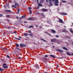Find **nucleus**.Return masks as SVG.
I'll use <instances>...</instances> for the list:
<instances>
[{
  "mask_svg": "<svg viewBox=\"0 0 73 73\" xmlns=\"http://www.w3.org/2000/svg\"><path fill=\"white\" fill-rule=\"evenodd\" d=\"M52 1H55V3H59L58 2V0H46V3H49V5H50V6H52L53 5V4L52 3Z\"/></svg>",
  "mask_w": 73,
  "mask_h": 73,
  "instance_id": "f257e3e1",
  "label": "nucleus"
},
{
  "mask_svg": "<svg viewBox=\"0 0 73 73\" xmlns=\"http://www.w3.org/2000/svg\"><path fill=\"white\" fill-rule=\"evenodd\" d=\"M18 5H19L18 4V3H15V5H12L11 6V7H14V8H16V6H17V7L18 6Z\"/></svg>",
  "mask_w": 73,
  "mask_h": 73,
  "instance_id": "f03ea898",
  "label": "nucleus"
},
{
  "mask_svg": "<svg viewBox=\"0 0 73 73\" xmlns=\"http://www.w3.org/2000/svg\"><path fill=\"white\" fill-rule=\"evenodd\" d=\"M56 50L58 51V52H60V53H62L63 52V50H61L59 49H56Z\"/></svg>",
  "mask_w": 73,
  "mask_h": 73,
  "instance_id": "7ed1b4c3",
  "label": "nucleus"
},
{
  "mask_svg": "<svg viewBox=\"0 0 73 73\" xmlns=\"http://www.w3.org/2000/svg\"><path fill=\"white\" fill-rule=\"evenodd\" d=\"M20 45L21 47H25L26 46L25 44H20Z\"/></svg>",
  "mask_w": 73,
  "mask_h": 73,
  "instance_id": "20e7f679",
  "label": "nucleus"
},
{
  "mask_svg": "<svg viewBox=\"0 0 73 73\" xmlns=\"http://www.w3.org/2000/svg\"><path fill=\"white\" fill-rule=\"evenodd\" d=\"M5 11L6 12H7L8 13H11V11L9 10H5Z\"/></svg>",
  "mask_w": 73,
  "mask_h": 73,
  "instance_id": "39448f33",
  "label": "nucleus"
},
{
  "mask_svg": "<svg viewBox=\"0 0 73 73\" xmlns=\"http://www.w3.org/2000/svg\"><path fill=\"white\" fill-rule=\"evenodd\" d=\"M51 41L52 42H57V40L55 39L51 40Z\"/></svg>",
  "mask_w": 73,
  "mask_h": 73,
  "instance_id": "423d86ee",
  "label": "nucleus"
},
{
  "mask_svg": "<svg viewBox=\"0 0 73 73\" xmlns=\"http://www.w3.org/2000/svg\"><path fill=\"white\" fill-rule=\"evenodd\" d=\"M59 23H63V21H62V20L60 19H59Z\"/></svg>",
  "mask_w": 73,
  "mask_h": 73,
  "instance_id": "0eeeda50",
  "label": "nucleus"
},
{
  "mask_svg": "<svg viewBox=\"0 0 73 73\" xmlns=\"http://www.w3.org/2000/svg\"><path fill=\"white\" fill-rule=\"evenodd\" d=\"M28 20H34V19L33 18H28Z\"/></svg>",
  "mask_w": 73,
  "mask_h": 73,
  "instance_id": "6e6552de",
  "label": "nucleus"
},
{
  "mask_svg": "<svg viewBox=\"0 0 73 73\" xmlns=\"http://www.w3.org/2000/svg\"><path fill=\"white\" fill-rule=\"evenodd\" d=\"M42 11L43 12H46L47 11V9H42Z\"/></svg>",
  "mask_w": 73,
  "mask_h": 73,
  "instance_id": "1a4fd4ad",
  "label": "nucleus"
},
{
  "mask_svg": "<svg viewBox=\"0 0 73 73\" xmlns=\"http://www.w3.org/2000/svg\"><path fill=\"white\" fill-rule=\"evenodd\" d=\"M51 31L53 33H56V31L52 29L51 30Z\"/></svg>",
  "mask_w": 73,
  "mask_h": 73,
  "instance_id": "9d476101",
  "label": "nucleus"
},
{
  "mask_svg": "<svg viewBox=\"0 0 73 73\" xmlns=\"http://www.w3.org/2000/svg\"><path fill=\"white\" fill-rule=\"evenodd\" d=\"M20 11V9H17V13H18V14H19V13Z\"/></svg>",
  "mask_w": 73,
  "mask_h": 73,
  "instance_id": "9b49d317",
  "label": "nucleus"
},
{
  "mask_svg": "<svg viewBox=\"0 0 73 73\" xmlns=\"http://www.w3.org/2000/svg\"><path fill=\"white\" fill-rule=\"evenodd\" d=\"M62 31L63 32H68L67 31H66V29H64Z\"/></svg>",
  "mask_w": 73,
  "mask_h": 73,
  "instance_id": "f8f14e48",
  "label": "nucleus"
},
{
  "mask_svg": "<svg viewBox=\"0 0 73 73\" xmlns=\"http://www.w3.org/2000/svg\"><path fill=\"white\" fill-rule=\"evenodd\" d=\"M3 68L5 69H8V66H3Z\"/></svg>",
  "mask_w": 73,
  "mask_h": 73,
  "instance_id": "ddd939ff",
  "label": "nucleus"
},
{
  "mask_svg": "<svg viewBox=\"0 0 73 73\" xmlns=\"http://www.w3.org/2000/svg\"><path fill=\"white\" fill-rule=\"evenodd\" d=\"M41 40H42L43 41H44V42H48V41H46V40H44V39H41Z\"/></svg>",
  "mask_w": 73,
  "mask_h": 73,
  "instance_id": "4468645a",
  "label": "nucleus"
},
{
  "mask_svg": "<svg viewBox=\"0 0 73 73\" xmlns=\"http://www.w3.org/2000/svg\"><path fill=\"white\" fill-rule=\"evenodd\" d=\"M61 1L64 3H66L67 2L66 1L61 0Z\"/></svg>",
  "mask_w": 73,
  "mask_h": 73,
  "instance_id": "2eb2a0df",
  "label": "nucleus"
},
{
  "mask_svg": "<svg viewBox=\"0 0 73 73\" xmlns=\"http://www.w3.org/2000/svg\"><path fill=\"white\" fill-rule=\"evenodd\" d=\"M50 56L51 57H53V58H55V56H54V55H50Z\"/></svg>",
  "mask_w": 73,
  "mask_h": 73,
  "instance_id": "dca6fc26",
  "label": "nucleus"
},
{
  "mask_svg": "<svg viewBox=\"0 0 73 73\" xmlns=\"http://www.w3.org/2000/svg\"><path fill=\"white\" fill-rule=\"evenodd\" d=\"M44 33H46V34H47V35H49V36H50L51 35L50 34H49V33H47L46 32H45Z\"/></svg>",
  "mask_w": 73,
  "mask_h": 73,
  "instance_id": "f3484780",
  "label": "nucleus"
},
{
  "mask_svg": "<svg viewBox=\"0 0 73 73\" xmlns=\"http://www.w3.org/2000/svg\"><path fill=\"white\" fill-rule=\"evenodd\" d=\"M55 5L56 6H58V3H55Z\"/></svg>",
  "mask_w": 73,
  "mask_h": 73,
  "instance_id": "a211bd4d",
  "label": "nucleus"
},
{
  "mask_svg": "<svg viewBox=\"0 0 73 73\" xmlns=\"http://www.w3.org/2000/svg\"><path fill=\"white\" fill-rule=\"evenodd\" d=\"M38 5L39 6H42V5L40 3H38Z\"/></svg>",
  "mask_w": 73,
  "mask_h": 73,
  "instance_id": "6ab92c4d",
  "label": "nucleus"
},
{
  "mask_svg": "<svg viewBox=\"0 0 73 73\" xmlns=\"http://www.w3.org/2000/svg\"><path fill=\"white\" fill-rule=\"evenodd\" d=\"M61 15H66V13H61Z\"/></svg>",
  "mask_w": 73,
  "mask_h": 73,
  "instance_id": "aec40b11",
  "label": "nucleus"
},
{
  "mask_svg": "<svg viewBox=\"0 0 73 73\" xmlns=\"http://www.w3.org/2000/svg\"><path fill=\"white\" fill-rule=\"evenodd\" d=\"M63 49H64V50H67V48H66V47H64L63 48Z\"/></svg>",
  "mask_w": 73,
  "mask_h": 73,
  "instance_id": "412c9836",
  "label": "nucleus"
},
{
  "mask_svg": "<svg viewBox=\"0 0 73 73\" xmlns=\"http://www.w3.org/2000/svg\"><path fill=\"white\" fill-rule=\"evenodd\" d=\"M16 45L17 47H19V44H18L16 43Z\"/></svg>",
  "mask_w": 73,
  "mask_h": 73,
  "instance_id": "4be33fe9",
  "label": "nucleus"
},
{
  "mask_svg": "<svg viewBox=\"0 0 73 73\" xmlns=\"http://www.w3.org/2000/svg\"><path fill=\"white\" fill-rule=\"evenodd\" d=\"M67 54L68 55H69V56H71V54H70L69 52H67Z\"/></svg>",
  "mask_w": 73,
  "mask_h": 73,
  "instance_id": "5701e85b",
  "label": "nucleus"
},
{
  "mask_svg": "<svg viewBox=\"0 0 73 73\" xmlns=\"http://www.w3.org/2000/svg\"><path fill=\"white\" fill-rule=\"evenodd\" d=\"M34 27H33V26L31 25V26H30L29 27V28H34Z\"/></svg>",
  "mask_w": 73,
  "mask_h": 73,
  "instance_id": "b1692460",
  "label": "nucleus"
},
{
  "mask_svg": "<svg viewBox=\"0 0 73 73\" xmlns=\"http://www.w3.org/2000/svg\"><path fill=\"white\" fill-rule=\"evenodd\" d=\"M16 49L17 50H20V48H19L17 47H16Z\"/></svg>",
  "mask_w": 73,
  "mask_h": 73,
  "instance_id": "393cba45",
  "label": "nucleus"
},
{
  "mask_svg": "<svg viewBox=\"0 0 73 73\" xmlns=\"http://www.w3.org/2000/svg\"><path fill=\"white\" fill-rule=\"evenodd\" d=\"M33 34L32 33L30 34V36H33Z\"/></svg>",
  "mask_w": 73,
  "mask_h": 73,
  "instance_id": "a878e982",
  "label": "nucleus"
},
{
  "mask_svg": "<svg viewBox=\"0 0 73 73\" xmlns=\"http://www.w3.org/2000/svg\"><path fill=\"white\" fill-rule=\"evenodd\" d=\"M24 16H22L20 18V19L21 20V19H23L24 18Z\"/></svg>",
  "mask_w": 73,
  "mask_h": 73,
  "instance_id": "bb28decb",
  "label": "nucleus"
},
{
  "mask_svg": "<svg viewBox=\"0 0 73 73\" xmlns=\"http://www.w3.org/2000/svg\"><path fill=\"white\" fill-rule=\"evenodd\" d=\"M6 17H10V15H6Z\"/></svg>",
  "mask_w": 73,
  "mask_h": 73,
  "instance_id": "cd10ccee",
  "label": "nucleus"
},
{
  "mask_svg": "<svg viewBox=\"0 0 73 73\" xmlns=\"http://www.w3.org/2000/svg\"><path fill=\"white\" fill-rule=\"evenodd\" d=\"M8 5L7 6V8H9V3H8Z\"/></svg>",
  "mask_w": 73,
  "mask_h": 73,
  "instance_id": "c85d7f7f",
  "label": "nucleus"
},
{
  "mask_svg": "<svg viewBox=\"0 0 73 73\" xmlns=\"http://www.w3.org/2000/svg\"><path fill=\"white\" fill-rule=\"evenodd\" d=\"M6 56L7 57V58H10V56L8 55H7Z\"/></svg>",
  "mask_w": 73,
  "mask_h": 73,
  "instance_id": "c756f323",
  "label": "nucleus"
},
{
  "mask_svg": "<svg viewBox=\"0 0 73 73\" xmlns=\"http://www.w3.org/2000/svg\"><path fill=\"white\" fill-rule=\"evenodd\" d=\"M28 33H31V31L30 30L28 31Z\"/></svg>",
  "mask_w": 73,
  "mask_h": 73,
  "instance_id": "7c9ffc66",
  "label": "nucleus"
},
{
  "mask_svg": "<svg viewBox=\"0 0 73 73\" xmlns=\"http://www.w3.org/2000/svg\"><path fill=\"white\" fill-rule=\"evenodd\" d=\"M15 38V39H17V40H20V38Z\"/></svg>",
  "mask_w": 73,
  "mask_h": 73,
  "instance_id": "2f4dec72",
  "label": "nucleus"
},
{
  "mask_svg": "<svg viewBox=\"0 0 73 73\" xmlns=\"http://www.w3.org/2000/svg\"><path fill=\"white\" fill-rule=\"evenodd\" d=\"M7 65V64H6V63H5V64H4L3 65V66H5V65Z\"/></svg>",
  "mask_w": 73,
  "mask_h": 73,
  "instance_id": "473e14b6",
  "label": "nucleus"
},
{
  "mask_svg": "<svg viewBox=\"0 0 73 73\" xmlns=\"http://www.w3.org/2000/svg\"><path fill=\"white\" fill-rule=\"evenodd\" d=\"M24 36H28V34L27 33L25 34H24Z\"/></svg>",
  "mask_w": 73,
  "mask_h": 73,
  "instance_id": "72a5a7b5",
  "label": "nucleus"
},
{
  "mask_svg": "<svg viewBox=\"0 0 73 73\" xmlns=\"http://www.w3.org/2000/svg\"><path fill=\"white\" fill-rule=\"evenodd\" d=\"M43 59H44V60L46 61V58H43Z\"/></svg>",
  "mask_w": 73,
  "mask_h": 73,
  "instance_id": "f704fd0d",
  "label": "nucleus"
},
{
  "mask_svg": "<svg viewBox=\"0 0 73 73\" xmlns=\"http://www.w3.org/2000/svg\"><path fill=\"white\" fill-rule=\"evenodd\" d=\"M30 12L31 14H32V10H30Z\"/></svg>",
  "mask_w": 73,
  "mask_h": 73,
  "instance_id": "c9c22d12",
  "label": "nucleus"
},
{
  "mask_svg": "<svg viewBox=\"0 0 73 73\" xmlns=\"http://www.w3.org/2000/svg\"><path fill=\"white\" fill-rule=\"evenodd\" d=\"M28 9L29 10H31V9H32V8L31 7H29L28 8Z\"/></svg>",
  "mask_w": 73,
  "mask_h": 73,
  "instance_id": "e433bc0d",
  "label": "nucleus"
},
{
  "mask_svg": "<svg viewBox=\"0 0 73 73\" xmlns=\"http://www.w3.org/2000/svg\"><path fill=\"white\" fill-rule=\"evenodd\" d=\"M0 17H3V15L0 14Z\"/></svg>",
  "mask_w": 73,
  "mask_h": 73,
  "instance_id": "4c0bfd02",
  "label": "nucleus"
},
{
  "mask_svg": "<svg viewBox=\"0 0 73 73\" xmlns=\"http://www.w3.org/2000/svg\"><path fill=\"white\" fill-rule=\"evenodd\" d=\"M56 37H57V38H58V37H59V36H58V35H56Z\"/></svg>",
  "mask_w": 73,
  "mask_h": 73,
  "instance_id": "58836bf2",
  "label": "nucleus"
},
{
  "mask_svg": "<svg viewBox=\"0 0 73 73\" xmlns=\"http://www.w3.org/2000/svg\"><path fill=\"white\" fill-rule=\"evenodd\" d=\"M41 15L42 16H45V15H44V14L42 13L41 14Z\"/></svg>",
  "mask_w": 73,
  "mask_h": 73,
  "instance_id": "ea45409f",
  "label": "nucleus"
},
{
  "mask_svg": "<svg viewBox=\"0 0 73 73\" xmlns=\"http://www.w3.org/2000/svg\"><path fill=\"white\" fill-rule=\"evenodd\" d=\"M70 32H71V33H73V31L72 30H70Z\"/></svg>",
  "mask_w": 73,
  "mask_h": 73,
  "instance_id": "a19ab883",
  "label": "nucleus"
},
{
  "mask_svg": "<svg viewBox=\"0 0 73 73\" xmlns=\"http://www.w3.org/2000/svg\"><path fill=\"white\" fill-rule=\"evenodd\" d=\"M6 51H8V49H5Z\"/></svg>",
  "mask_w": 73,
  "mask_h": 73,
  "instance_id": "79ce46f5",
  "label": "nucleus"
},
{
  "mask_svg": "<svg viewBox=\"0 0 73 73\" xmlns=\"http://www.w3.org/2000/svg\"><path fill=\"white\" fill-rule=\"evenodd\" d=\"M0 71H1V72L2 71V69H1V68H0Z\"/></svg>",
  "mask_w": 73,
  "mask_h": 73,
  "instance_id": "37998d69",
  "label": "nucleus"
},
{
  "mask_svg": "<svg viewBox=\"0 0 73 73\" xmlns=\"http://www.w3.org/2000/svg\"><path fill=\"white\" fill-rule=\"evenodd\" d=\"M45 57H48V55H46L45 56Z\"/></svg>",
  "mask_w": 73,
  "mask_h": 73,
  "instance_id": "c03bdc74",
  "label": "nucleus"
},
{
  "mask_svg": "<svg viewBox=\"0 0 73 73\" xmlns=\"http://www.w3.org/2000/svg\"><path fill=\"white\" fill-rule=\"evenodd\" d=\"M36 68H38V65H36Z\"/></svg>",
  "mask_w": 73,
  "mask_h": 73,
  "instance_id": "a18cd8bd",
  "label": "nucleus"
},
{
  "mask_svg": "<svg viewBox=\"0 0 73 73\" xmlns=\"http://www.w3.org/2000/svg\"><path fill=\"white\" fill-rule=\"evenodd\" d=\"M37 3L38 4V0H37Z\"/></svg>",
  "mask_w": 73,
  "mask_h": 73,
  "instance_id": "49530a36",
  "label": "nucleus"
},
{
  "mask_svg": "<svg viewBox=\"0 0 73 73\" xmlns=\"http://www.w3.org/2000/svg\"><path fill=\"white\" fill-rule=\"evenodd\" d=\"M18 58L19 59H21V58H20V57H19Z\"/></svg>",
  "mask_w": 73,
  "mask_h": 73,
  "instance_id": "de8ad7c7",
  "label": "nucleus"
},
{
  "mask_svg": "<svg viewBox=\"0 0 73 73\" xmlns=\"http://www.w3.org/2000/svg\"><path fill=\"white\" fill-rule=\"evenodd\" d=\"M18 37H19V38H21V37L19 36H18Z\"/></svg>",
  "mask_w": 73,
  "mask_h": 73,
  "instance_id": "09e8293b",
  "label": "nucleus"
},
{
  "mask_svg": "<svg viewBox=\"0 0 73 73\" xmlns=\"http://www.w3.org/2000/svg\"><path fill=\"white\" fill-rule=\"evenodd\" d=\"M58 67V65H57L56 68H57Z\"/></svg>",
  "mask_w": 73,
  "mask_h": 73,
  "instance_id": "8fccbe9b",
  "label": "nucleus"
},
{
  "mask_svg": "<svg viewBox=\"0 0 73 73\" xmlns=\"http://www.w3.org/2000/svg\"><path fill=\"white\" fill-rule=\"evenodd\" d=\"M16 32H17L16 31H14V33H16Z\"/></svg>",
  "mask_w": 73,
  "mask_h": 73,
  "instance_id": "3c124183",
  "label": "nucleus"
},
{
  "mask_svg": "<svg viewBox=\"0 0 73 73\" xmlns=\"http://www.w3.org/2000/svg\"><path fill=\"white\" fill-rule=\"evenodd\" d=\"M4 7H5V8H6V7H5V5H4Z\"/></svg>",
  "mask_w": 73,
  "mask_h": 73,
  "instance_id": "603ef678",
  "label": "nucleus"
},
{
  "mask_svg": "<svg viewBox=\"0 0 73 73\" xmlns=\"http://www.w3.org/2000/svg\"><path fill=\"white\" fill-rule=\"evenodd\" d=\"M38 25H36V27H38Z\"/></svg>",
  "mask_w": 73,
  "mask_h": 73,
  "instance_id": "864d4df0",
  "label": "nucleus"
},
{
  "mask_svg": "<svg viewBox=\"0 0 73 73\" xmlns=\"http://www.w3.org/2000/svg\"><path fill=\"white\" fill-rule=\"evenodd\" d=\"M16 18H17V19H19V17H17Z\"/></svg>",
  "mask_w": 73,
  "mask_h": 73,
  "instance_id": "5fc2aeb1",
  "label": "nucleus"
},
{
  "mask_svg": "<svg viewBox=\"0 0 73 73\" xmlns=\"http://www.w3.org/2000/svg\"><path fill=\"white\" fill-rule=\"evenodd\" d=\"M71 54L72 56H73V53H72Z\"/></svg>",
  "mask_w": 73,
  "mask_h": 73,
  "instance_id": "6e6d98bb",
  "label": "nucleus"
},
{
  "mask_svg": "<svg viewBox=\"0 0 73 73\" xmlns=\"http://www.w3.org/2000/svg\"><path fill=\"white\" fill-rule=\"evenodd\" d=\"M23 67H21V69H23Z\"/></svg>",
  "mask_w": 73,
  "mask_h": 73,
  "instance_id": "4d7b16f0",
  "label": "nucleus"
},
{
  "mask_svg": "<svg viewBox=\"0 0 73 73\" xmlns=\"http://www.w3.org/2000/svg\"><path fill=\"white\" fill-rule=\"evenodd\" d=\"M54 46H53V48H54Z\"/></svg>",
  "mask_w": 73,
  "mask_h": 73,
  "instance_id": "13d9d810",
  "label": "nucleus"
},
{
  "mask_svg": "<svg viewBox=\"0 0 73 73\" xmlns=\"http://www.w3.org/2000/svg\"><path fill=\"white\" fill-rule=\"evenodd\" d=\"M25 23H27V22L25 21Z\"/></svg>",
  "mask_w": 73,
  "mask_h": 73,
  "instance_id": "bf43d9fd",
  "label": "nucleus"
},
{
  "mask_svg": "<svg viewBox=\"0 0 73 73\" xmlns=\"http://www.w3.org/2000/svg\"><path fill=\"white\" fill-rule=\"evenodd\" d=\"M3 50H5V49H3Z\"/></svg>",
  "mask_w": 73,
  "mask_h": 73,
  "instance_id": "052dcab7",
  "label": "nucleus"
},
{
  "mask_svg": "<svg viewBox=\"0 0 73 73\" xmlns=\"http://www.w3.org/2000/svg\"><path fill=\"white\" fill-rule=\"evenodd\" d=\"M72 25H73V23H72Z\"/></svg>",
  "mask_w": 73,
  "mask_h": 73,
  "instance_id": "680f3d73",
  "label": "nucleus"
},
{
  "mask_svg": "<svg viewBox=\"0 0 73 73\" xmlns=\"http://www.w3.org/2000/svg\"><path fill=\"white\" fill-rule=\"evenodd\" d=\"M72 44H73V42H72Z\"/></svg>",
  "mask_w": 73,
  "mask_h": 73,
  "instance_id": "e2e57ef3",
  "label": "nucleus"
},
{
  "mask_svg": "<svg viewBox=\"0 0 73 73\" xmlns=\"http://www.w3.org/2000/svg\"><path fill=\"white\" fill-rule=\"evenodd\" d=\"M51 44H53V43H51Z\"/></svg>",
  "mask_w": 73,
  "mask_h": 73,
  "instance_id": "0e129e2a",
  "label": "nucleus"
},
{
  "mask_svg": "<svg viewBox=\"0 0 73 73\" xmlns=\"http://www.w3.org/2000/svg\"><path fill=\"white\" fill-rule=\"evenodd\" d=\"M65 28H66V26H64Z\"/></svg>",
  "mask_w": 73,
  "mask_h": 73,
  "instance_id": "69168bd1",
  "label": "nucleus"
},
{
  "mask_svg": "<svg viewBox=\"0 0 73 73\" xmlns=\"http://www.w3.org/2000/svg\"><path fill=\"white\" fill-rule=\"evenodd\" d=\"M2 70H3V69H2Z\"/></svg>",
  "mask_w": 73,
  "mask_h": 73,
  "instance_id": "338daca9",
  "label": "nucleus"
},
{
  "mask_svg": "<svg viewBox=\"0 0 73 73\" xmlns=\"http://www.w3.org/2000/svg\"><path fill=\"white\" fill-rule=\"evenodd\" d=\"M47 46H46V47H47Z\"/></svg>",
  "mask_w": 73,
  "mask_h": 73,
  "instance_id": "774afa93",
  "label": "nucleus"
}]
</instances>
